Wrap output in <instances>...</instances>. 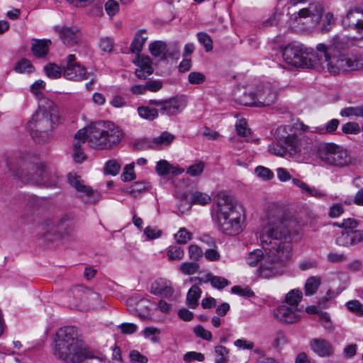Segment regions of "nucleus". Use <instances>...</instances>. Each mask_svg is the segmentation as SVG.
I'll list each match as a JSON object with an SVG mask.
<instances>
[{
  "instance_id": "obj_37",
  "label": "nucleus",
  "mask_w": 363,
  "mask_h": 363,
  "mask_svg": "<svg viewBox=\"0 0 363 363\" xmlns=\"http://www.w3.org/2000/svg\"><path fill=\"white\" fill-rule=\"evenodd\" d=\"M286 149V145H285L283 143H272L268 146V151L276 156L284 157L286 154H288V150Z\"/></svg>"
},
{
  "instance_id": "obj_24",
  "label": "nucleus",
  "mask_w": 363,
  "mask_h": 363,
  "mask_svg": "<svg viewBox=\"0 0 363 363\" xmlns=\"http://www.w3.org/2000/svg\"><path fill=\"white\" fill-rule=\"evenodd\" d=\"M82 301L91 309H98L103 307V298L100 294L91 289H86L82 298Z\"/></svg>"
},
{
  "instance_id": "obj_17",
  "label": "nucleus",
  "mask_w": 363,
  "mask_h": 363,
  "mask_svg": "<svg viewBox=\"0 0 363 363\" xmlns=\"http://www.w3.org/2000/svg\"><path fill=\"white\" fill-rule=\"evenodd\" d=\"M363 13L357 9H352L347 11L346 16L342 20L344 28L354 29L358 33L363 32V20L360 18Z\"/></svg>"
},
{
  "instance_id": "obj_35",
  "label": "nucleus",
  "mask_w": 363,
  "mask_h": 363,
  "mask_svg": "<svg viewBox=\"0 0 363 363\" xmlns=\"http://www.w3.org/2000/svg\"><path fill=\"white\" fill-rule=\"evenodd\" d=\"M137 58L134 60V63L140 68H143L147 74H152L153 69L151 66V59L148 56L140 55L137 54Z\"/></svg>"
},
{
  "instance_id": "obj_41",
  "label": "nucleus",
  "mask_w": 363,
  "mask_h": 363,
  "mask_svg": "<svg viewBox=\"0 0 363 363\" xmlns=\"http://www.w3.org/2000/svg\"><path fill=\"white\" fill-rule=\"evenodd\" d=\"M340 115L345 117L360 116L363 118V105L345 108L341 110Z\"/></svg>"
},
{
  "instance_id": "obj_11",
  "label": "nucleus",
  "mask_w": 363,
  "mask_h": 363,
  "mask_svg": "<svg viewBox=\"0 0 363 363\" xmlns=\"http://www.w3.org/2000/svg\"><path fill=\"white\" fill-rule=\"evenodd\" d=\"M323 13L322 6L318 3L311 4L307 8L301 9L292 15L294 23L305 25L308 23L317 24L319 23Z\"/></svg>"
},
{
  "instance_id": "obj_64",
  "label": "nucleus",
  "mask_w": 363,
  "mask_h": 363,
  "mask_svg": "<svg viewBox=\"0 0 363 363\" xmlns=\"http://www.w3.org/2000/svg\"><path fill=\"white\" fill-rule=\"evenodd\" d=\"M105 9L110 16H115L119 11V5L115 0H108L105 4Z\"/></svg>"
},
{
  "instance_id": "obj_55",
  "label": "nucleus",
  "mask_w": 363,
  "mask_h": 363,
  "mask_svg": "<svg viewBox=\"0 0 363 363\" xmlns=\"http://www.w3.org/2000/svg\"><path fill=\"white\" fill-rule=\"evenodd\" d=\"M184 255V250L180 247H172L167 251V257L169 260L182 259Z\"/></svg>"
},
{
  "instance_id": "obj_25",
  "label": "nucleus",
  "mask_w": 363,
  "mask_h": 363,
  "mask_svg": "<svg viewBox=\"0 0 363 363\" xmlns=\"http://www.w3.org/2000/svg\"><path fill=\"white\" fill-rule=\"evenodd\" d=\"M155 169L157 174L160 176H166L169 174H172L173 175H179L184 171L179 167L173 166L164 160H161L157 162Z\"/></svg>"
},
{
  "instance_id": "obj_20",
  "label": "nucleus",
  "mask_w": 363,
  "mask_h": 363,
  "mask_svg": "<svg viewBox=\"0 0 363 363\" xmlns=\"http://www.w3.org/2000/svg\"><path fill=\"white\" fill-rule=\"evenodd\" d=\"M311 349L320 357H328L334 354L333 346L326 340L314 338L310 341Z\"/></svg>"
},
{
  "instance_id": "obj_50",
  "label": "nucleus",
  "mask_w": 363,
  "mask_h": 363,
  "mask_svg": "<svg viewBox=\"0 0 363 363\" xmlns=\"http://www.w3.org/2000/svg\"><path fill=\"white\" fill-rule=\"evenodd\" d=\"M206 76L200 72H191L188 75V82L191 85H198L204 83Z\"/></svg>"
},
{
  "instance_id": "obj_39",
  "label": "nucleus",
  "mask_w": 363,
  "mask_h": 363,
  "mask_svg": "<svg viewBox=\"0 0 363 363\" xmlns=\"http://www.w3.org/2000/svg\"><path fill=\"white\" fill-rule=\"evenodd\" d=\"M211 201V197L209 195L199 191L194 192L191 197L192 204L204 206L209 203Z\"/></svg>"
},
{
  "instance_id": "obj_3",
  "label": "nucleus",
  "mask_w": 363,
  "mask_h": 363,
  "mask_svg": "<svg viewBox=\"0 0 363 363\" xmlns=\"http://www.w3.org/2000/svg\"><path fill=\"white\" fill-rule=\"evenodd\" d=\"M54 343V355L65 363H82L93 358L92 353L77 338L74 327H63L57 330Z\"/></svg>"
},
{
  "instance_id": "obj_28",
  "label": "nucleus",
  "mask_w": 363,
  "mask_h": 363,
  "mask_svg": "<svg viewBox=\"0 0 363 363\" xmlns=\"http://www.w3.org/2000/svg\"><path fill=\"white\" fill-rule=\"evenodd\" d=\"M174 138L175 136L173 134L167 131H164L160 135L154 138L150 146L153 149H160L163 147L169 145Z\"/></svg>"
},
{
  "instance_id": "obj_9",
  "label": "nucleus",
  "mask_w": 363,
  "mask_h": 363,
  "mask_svg": "<svg viewBox=\"0 0 363 363\" xmlns=\"http://www.w3.org/2000/svg\"><path fill=\"white\" fill-rule=\"evenodd\" d=\"M245 210L237 199L228 196V235L235 236L245 228Z\"/></svg>"
},
{
  "instance_id": "obj_12",
  "label": "nucleus",
  "mask_w": 363,
  "mask_h": 363,
  "mask_svg": "<svg viewBox=\"0 0 363 363\" xmlns=\"http://www.w3.org/2000/svg\"><path fill=\"white\" fill-rule=\"evenodd\" d=\"M211 217L217 226L225 233L227 223V194L222 191L217 194L211 207Z\"/></svg>"
},
{
  "instance_id": "obj_42",
  "label": "nucleus",
  "mask_w": 363,
  "mask_h": 363,
  "mask_svg": "<svg viewBox=\"0 0 363 363\" xmlns=\"http://www.w3.org/2000/svg\"><path fill=\"white\" fill-rule=\"evenodd\" d=\"M15 70L19 73H31L34 71V67L30 60L22 59L16 64Z\"/></svg>"
},
{
  "instance_id": "obj_44",
  "label": "nucleus",
  "mask_w": 363,
  "mask_h": 363,
  "mask_svg": "<svg viewBox=\"0 0 363 363\" xmlns=\"http://www.w3.org/2000/svg\"><path fill=\"white\" fill-rule=\"evenodd\" d=\"M86 135L87 131L84 128L79 130L74 135L73 148H82L86 140H87Z\"/></svg>"
},
{
  "instance_id": "obj_52",
  "label": "nucleus",
  "mask_w": 363,
  "mask_h": 363,
  "mask_svg": "<svg viewBox=\"0 0 363 363\" xmlns=\"http://www.w3.org/2000/svg\"><path fill=\"white\" fill-rule=\"evenodd\" d=\"M199 269V265L196 262H184L180 265V271L186 275L196 273Z\"/></svg>"
},
{
  "instance_id": "obj_45",
  "label": "nucleus",
  "mask_w": 363,
  "mask_h": 363,
  "mask_svg": "<svg viewBox=\"0 0 363 363\" xmlns=\"http://www.w3.org/2000/svg\"><path fill=\"white\" fill-rule=\"evenodd\" d=\"M256 175L262 180L269 181L273 179L274 173L269 168L258 166L255 169Z\"/></svg>"
},
{
  "instance_id": "obj_61",
  "label": "nucleus",
  "mask_w": 363,
  "mask_h": 363,
  "mask_svg": "<svg viewBox=\"0 0 363 363\" xmlns=\"http://www.w3.org/2000/svg\"><path fill=\"white\" fill-rule=\"evenodd\" d=\"M342 228L345 231L354 230L359 225V221L353 218H345L341 222Z\"/></svg>"
},
{
  "instance_id": "obj_48",
  "label": "nucleus",
  "mask_w": 363,
  "mask_h": 363,
  "mask_svg": "<svg viewBox=\"0 0 363 363\" xmlns=\"http://www.w3.org/2000/svg\"><path fill=\"white\" fill-rule=\"evenodd\" d=\"M174 238L179 244H186L192 238V233L188 231L185 228H181L178 233L175 234Z\"/></svg>"
},
{
  "instance_id": "obj_63",
  "label": "nucleus",
  "mask_w": 363,
  "mask_h": 363,
  "mask_svg": "<svg viewBox=\"0 0 363 363\" xmlns=\"http://www.w3.org/2000/svg\"><path fill=\"white\" fill-rule=\"evenodd\" d=\"M345 211L342 204L334 203L329 208L328 216L332 218L340 217Z\"/></svg>"
},
{
  "instance_id": "obj_47",
  "label": "nucleus",
  "mask_w": 363,
  "mask_h": 363,
  "mask_svg": "<svg viewBox=\"0 0 363 363\" xmlns=\"http://www.w3.org/2000/svg\"><path fill=\"white\" fill-rule=\"evenodd\" d=\"M350 231H342L340 235L337 237L335 242L337 245L350 247H352Z\"/></svg>"
},
{
  "instance_id": "obj_43",
  "label": "nucleus",
  "mask_w": 363,
  "mask_h": 363,
  "mask_svg": "<svg viewBox=\"0 0 363 363\" xmlns=\"http://www.w3.org/2000/svg\"><path fill=\"white\" fill-rule=\"evenodd\" d=\"M302 298V292L299 290L290 291L285 297L286 302L291 306H297Z\"/></svg>"
},
{
  "instance_id": "obj_62",
  "label": "nucleus",
  "mask_w": 363,
  "mask_h": 363,
  "mask_svg": "<svg viewBox=\"0 0 363 363\" xmlns=\"http://www.w3.org/2000/svg\"><path fill=\"white\" fill-rule=\"evenodd\" d=\"M361 128L357 123L348 122L342 126V131L345 134H357Z\"/></svg>"
},
{
  "instance_id": "obj_2",
  "label": "nucleus",
  "mask_w": 363,
  "mask_h": 363,
  "mask_svg": "<svg viewBox=\"0 0 363 363\" xmlns=\"http://www.w3.org/2000/svg\"><path fill=\"white\" fill-rule=\"evenodd\" d=\"M351 41L346 38H335L332 43L327 46L318 44L316 49L321 64L326 63L328 71L334 75L340 72L363 70V54H345Z\"/></svg>"
},
{
  "instance_id": "obj_16",
  "label": "nucleus",
  "mask_w": 363,
  "mask_h": 363,
  "mask_svg": "<svg viewBox=\"0 0 363 363\" xmlns=\"http://www.w3.org/2000/svg\"><path fill=\"white\" fill-rule=\"evenodd\" d=\"M255 106L264 107L273 104L277 97V94L269 86L258 88L255 91Z\"/></svg>"
},
{
  "instance_id": "obj_40",
  "label": "nucleus",
  "mask_w": 363,
  "mask_h": 363,
  "mask_svg": "<svg viewBox=\"0 0 363 363\" xmlns=\"http://www.w3.org/2000/svg\"><path fill=\"white\" fill-rule=\"evenodd\" d=\"M46 75L51 79H57L60 77L63 71L55 63H49L44 67Z\"/></svg>"
},
{
  "instance_id": "obj_21",
  "label": "nucleus",
  "mask_w": 363,
  "mask_h": 363,
  "mask_svg": "<svg viewBox=\"0 0 363 363\" xmlns=\"http://www.w3.org/2000/svg\"><path fill=\"white\" fill-rule=\"evenodd\" d=\"M55 30L60 34L63 43L67 46L77 44L79 38V30L75 27L55 26Z\"/></svg>"
},
{
  "instance_id": "obj_36",
  "label": "nucleus",
  "mask_w": 363,
  "mask_h": 363,
  "mask_svg": "<svg viewBox=\"0 0 363 363\" xmlns=\"http://www.w3.org/2000/svg\"><path fill=\"white\" fill-rule=\"evenodd\" d=\"M264 253L262 250L257 249L250 252L246 257V261L248 265L255 267L258 262L264 259Z\"/></svg>"
},
{
  "instance_id": "obj_32",
  "label": "nucleus",
  "mask_w": 363,
  "mask_h": 363,
  "mask_svg": "<svg viewBox=\"0 0 363 363\" xmlns=\"http://www.w3.org/2000/svg\"><path fill=\"white\" fill-rule=\"evenodd\" d=\"M149 50L152 55L164 58L167 54V44L161 40L155 41L149 45Z\"/></svg>"
},
{
  "instance_id": "obj_6",
  "label": "nucleus",
  "mask_w": 363,
  "mask_h": 363,
  "mask_svg": "<svg viewBox=\"0 0 363 363\" xmlns=\"http://www.w3.org/2000/svg\"><path fill=\"white\" fill-rule=\"evenodd\" d=\"M84 129L89 146L97 150L111 149L123 138L121 129L109 121H98Z\"/></svg>"
},
{
  "instance_id": "obj_31",
  "label": "nucleus",
  "mask_w": 363,
  "mask_h": 363,
  "mask_svg": "<svg viewBox=\"0 0 363 363\" xmlns=\"http://www.w3.org/2000/svg\"><path fill=\"white\" fill-rule=\"evenodd\" d=\"M198 284V282L196 283ZM201 289L197 284L192 286L186 295V305L191 308H196L198 306V301L201 297Z\"/></svg>"
},
{
  "instance_id": "obj_13",
  "label": "nucleus",
  "mask_w": 363,
  "mask_h": 363,
  "mask_svg": "<svg viewBox=\"0 0 363 363\" xmlns=\"http://www.w3.org/2000/svg\"><path fill=\"white\" fill-rule=\"evenodd\" d=\"M62 74L66 79L77 82L88 79L90 76V73L77 61L75 55L72 54L67 56V65L63 69Z\"/></svg>"
},
{
  "instance_id": "obj_22",
  "label": "nucleus",
  "mask_w": 363,
  "mask_h": 363,
  "mask_svg": "<svg viewBox=\"0 0 363 363\" xmlns=\"http://www.w3.org/2000/svg\"><path fill=\"white\" fill-rule=\"evenodd\" d=\"M232 97L240 105L255 106V91L247 92L244 88L238 87L233 91Z\"/></svg>"
},
{
  "instance_id": "obj_1",
  "label": "nucleus",
  "mask_w": 363,
  "mask_h": 363,
  "mask_svg": "<svg viewBox=\"0 0 363 363\" xmlns=\"http://www.w3.org/2000/svg\"><path fill=\"white\" fill-rule=\"evenodd\" d=\"M292 220L270 219L260 232V241L266 257L270 262L281 267L291 257V244L288 238L291 232Z\"/></svg>"
},
{
  "instance_id": "obj_14",
  "label": "nucleus",
  "mask_w": 363,
  "mask_h": 363,
  "mask_svg": "<svg viewBox=\"0 0 363 363\" xmlns=\"http://www.w3.org/2000/svg\"><path fill=\"white\" fill-rule=\"evenodd\" d=\"M149 104L158 108L162 115L174 116L180 113L185 107V103L179 98H171L166 100L151 99Z\"/></svg>"
},
{
  "instance_id": "obj_51",
  "label": "nucleus",
  "mask_w": 363,
  "mask_h": 363,
  "mask_svg": "<svg viewBox=\"0 0 363 363\" xmlns=\"http://www.w3.org/2000/svg\"><path fill=\"white\" fill-rule=\"evenodd\" d=\"M340 121L337 119H332L327 123L325 128H315V131L319 133H332L338 127Z\"/></svg>"
},
{
  "instance_id": "obj_19",
  "label": "nucleus",
  "mask_w": 363,
  "mask_h": 363,
  "mask_svg": "<svg viewBox=\"0 0 363 363\" xmlns=\"http://www.w3.org/2000/svg\"><path fill=\"white\" fill-rule=\"evenodd\" d=\"M274 317L279 322L294 323L300 320V315L291 308L282 305L274 311Z\"/></svg>"
},
{
  "instance_id": "obj_26",
  "label": "nucleus",
  "mask_w": 363,
  "mask_h": 363,
  "mask_svg": "<svg viewBox=\"0 0 363 363\" xmlns=\"http://www.w3.org/2000/svg\"><path fill=\"white\" fill-rule=\"evenodd\" d=\"M50 45V40H33L31 51L35 57L44 58L48 53Z\"/></svg>"
},
{
  "instance_id": "obj_30",
  "label": "nucleus",
  "mask_w": 363,
  "mask_h": 363,
  "mask_svg": "<svg viewBox=\"0 0 363 363\" xmlns=\"http://www.w3.org/2000/svg\"><path fill=\"white\" fill-rule=\"evenodd\" d=\"M137 111L140 118L150 121L156 119L159 116L158 108L155 106H140L138 107Z\"/></svg>"
},
{
  "instance_id": "obj_53",
  "label": "nucleus",
  "mask_w": 363,
  "mask_h": 363,
  "mask_svg": "<svg viewBox=\"0 0 363 363\" xmlns=\"http://www.w3.org/2000/svg\"><path fill=\"white\" fill-rule=\"evenodd\" d=\"M121 169V165L116 160H111L106 163L104 172L106 174L116 175Z\"/></svg>"
},
{
  "instance_id": "obj_49",
  "label": "nucleus",
  "mask_w": 363,
  "mask_h": 363,
  "mask_svg": "<svg viewBox=\"0 0 363 363\" xmlns=\"http://www.w3.org/2000/svg\"><path fill=\"white\" fill-rule=\"evenodd\" d=\"M235 126L236 132L239 135L246 137L250 135V130L247 128L245 119L241 118L238 120Z\"/></svg>"
},
{
  "instance_id": "obj_56",
  "label": "nucleus",
  "mask_w": 363,
  "mask_h": 363,
  "mask_svg": "<svg viewBox=\"0 0 363 363\" xmlns=\"http://www.w3.org/2000/svg\"><path fill=\"white\" fill-rule=\"evenodd\" d=\"M231 291L233 294H238L241 296L245 297H252L255 296L254 292L247 286H235L232 287Z\"/></svg>"
},
{
  "instance_id": "obj_10",
  "label": "nucleus",
  "mask_w": 363,
  "mask_h": 363,
  "mask_svg": "<svg viewBox=\"0 0 363 363\" xmlns=\"http://www.w3.org/2000/svg\"><path fill=\"white\" fill-rule=\"evenodd\" d=\"M277 175L281 182H286L291 179L293 184L299 188L303 194L308 196H312L318 199H324L327 197V194L325 191L314 186H310L299 179L292 178L287 169L283 167L277 169Z\"/></svg>"
},
{
  "instance_id": "obj_58",
  "label": "nucleus",
  "mask_w": 363,
  "mask_h": 363,
  "mask_svg": "<svg viewBox=\"0 0 363 363\" xmlns=\"http://www.w3.org/2000/svg\"><path fill=\"white\" fill-rule=\"evenodd\" d=\"M347 308L351 312L359 316L363 315V305L357 300L348 301L346 303Z\"/></svg>"
},
{
  "instance_id": "obj_23",
  "label": "nucleus",
  "mask_w": 363,
  "mask_h": 363,
  "mask_svg": "<svg viewBox=\"0 0 363 363\" xmlns=\"http://www.w3.org/2000/svg\"><path fill=\"white\" fill-rule=\"evenodd\" d=\"M280 265L270 262L265 256L264 262L257 270V274L259 277L264 279H269L274 277L279 274Z\"/></svg>"
},
{
  "instance_id": "obj_57",
  "label": "nucleus",
  "mask_w": 363,
  "mask_h": 363,
  "mask_svg": "<svg viewBox=\"0 0 363 363\" xmlns=\"http://www.w3.org/2000/svg\"><path fill=\"white\" fill-rule=\"evenodd\" d=\"M134 166L135 163L132 162L124 167L123 172L121 174V179L123 182H129L135 178Z\"/></svg>"
},
{
  "instance_id": "obj_33",
  "label": "nucleus",
  "mask_w": 363,
  "mask_h": 363,
  "mask_svg": "<svg viewBox=\"0 0 363 363\" xmlns=\"http://www.w3.org/2000/svg\"><path fill=\"white\" fill-rule=\"evenodd\" d=\"M321 283V279L318 277H309L305 284V295L311 296L316 293Z\"/></svg>"
},
{
  "instance_id": "obj_7",
  "label": "nucleus",
  "mask_w": 363,
  "mask_h": 363,
  "mask_svg": "<svg viewBox=\"0 0 363 363\" xmlns=\"http://www.w3.org/2000/svg\"><path fill=\"white\" fill-rule=\"evenodd\" d=\"M314 157L324 165L342 168L352 163V157L345 147L333 143H318Z\"/></svg>"
},
{
  "instance_id": "obj_27",
  "label": "nucleus",
  "mask_w": 363,
  "mask_h": 363,
  "mask_svg": "<svg viewBox=\"0 0 363 363\" xmlns=\"http://www.w3.org/2000/svg\"><path fill=\"white\" fill-rule=\"evenodd\" d=\"M147 40V35L146 30L142 29L138 30L135 34V36L130 45V49L131 52L140 54Z\"/></svg>"
},
{
  "instance_id": "obj_60",
  "label": "nucleus",
  "mask_w": 363,
  "mask_h": 363,
  "mask_svg": "<svg viewBox=\"0 0 363 363\" xmlns=\"http://www.w3.org/2000/svg\"><path fill=\"white\" fill-rule=\"evenodd\" d=\"M205 359L203 354L197 352H188L184 355V361L191 363L194 361L203 362Z\"/></svg>"
},
{
  "instance_id": "obj_29",
  "label": "nucleus",
  "mask_w": 363,
  "mask_h": 363,
  "mask_svg": "<svg viewBox=\"0 0 363 363\" xmlns=\"http://www.w3.org/2000/svg\"><path fill=\"white\" fill-rule=\"evenodd\" d=\"M191 281H198V284H201L203 282H210L213 287L218 289H223L227 286V280L224 278L211 274H206V280L203 281L202 279L199 277L191 278Z\"/></svg>"
},
{
  "instance_id": "obj_5",
  "label": "nucleus",
  "mask_w": 363,
  "mask_h": 363,
  "mask_svg": "<svg viewBox=\"0 0 363 363\" xmlns=\"http://www.w3.org/2000/svg\"><path fill=\"white\" fill-rule=\"evenodd\" d=\"M60 121L58 107L52 101H46L39 106L38 110L28 121L26 128L31 137L38 143L48 142L54 128Z\"/></svg>"
},
{
  "instance_id": "obj_54",
  "label": "nucleus",
  "mask_w": 363,
  "mask_h": 363,
  "mask_svg": "<svg viewBox=\"0 0 363 363\" xmlns=\"http://www.w3.org/2000/svg\"><path fill=\"white\" fill-rule=\"evenodd\" d=\"M205 164L203 162H198L191 166L186 169V174L191 177H197L201 175L204 169Z\"/></svg>"
},
{
  "instance_id": "obj_34",
  "label": "nucleus",
  "mask_w": 363,
  "mask_h": 363,
  "mask_svg": "<svg viewBox=\"0 0 363 363\" xmlns=\"http://www.w3.org/2000/svg\"><path fill=\"white\" fill-rule=\"evenodd\" d=\"M135 313L143 319L149 317L150 312V303L146 299H141L136 304Z\"/></svg>"
},
{
  "instance_id": "obj_59",
  "label": "nucleus",
  "mask_w": 363,
  "mask_h": 363,
  "mask_svg": "<svg viewBox=\"0 0 363 363\" xmlns=\"http://www.w3.org/2000/svg\"><path fill=\"white\" fill-rule=\"evenodd\" d=\"M227 350L225 347L218 345L215 347V363H225Z\"/></svg>"
},
{
  "instance_id": "obj_18",
  "label": "nucleus",
  "mask_w": 363,
  "mask_h": 363,
  "mask_svg": "<svg viewBox=\"0 0 363 363\" xmlns=\"http://www.w3.org/2000/svg\"><path fill=\"white\" fill-rule=\"evenodd\" d=\"M150 293L162 298H169L174 294V289L170 281L159 279L151 284Z\"/></svg>"
},
{
  "instance_id": "obj_4",
  "label": "nucleus",
  "mask_w": 363,
  "mask_h": 363,
  "mask_svg": "<svg viewBox=\"0 0 363 363\" xmlns=\"http://www.w3.org/2000/svg\"><path fill=\"white\" fill-rule=\"evenodd\" d=\"M277 141L286 145L288 155L294 158L314 157L319 141L291 125H281L274 133Z\"/></svg>"
},
{
  "instance_id": "obj_38",
  "label": "nucleus",
  "mask_w": 363,
  "mask_h": 363,
  "mask_svg": "<svg viewBox=\"0 0 363 363\" xmlns=\"http://www.w3.org/2000/svg\"><path fill=\"white\" fill-rule=\"evenodd\" d=\"M148 189L147 184L143 182H138L133 183L126 190V192L133 197H137L141 193L145 192Z\"/></svg>"
},
{
  "instance_id": "obj_8",
  "label": "nucleus",
  "mask_w": 363,
  "mask_h": 363,
  "mask_svg": "<svg viewBox=\"0 0 363 363\" xmlns=\"http://www.w3.org/2000/svg\"><path fill=\"white\" fill-rule=\"evenodd\" d=\"M282 56L287 64L294 67L311 68L314 66L307 49L301 44H289L284 48Z\"/></svg>"
},
{
  "instance_id": "obj_15",
  "label": "nucleus",
  "mask_w": 363,
  "mask_h": 363,
  "mask_svg": "<svg viewBox=\"0 0 363 363\" xmlns=\"http://www.w3.org/2000/svg\"><path fill=\"white\" fill-rule=\"evenodd\" d=\"M68 182L81 196L87 198L88 201L96 203L101 199V195L97 191H94L91 186L84 184L80 176L74 173H69L67 175Z\"/></svg>"
},
{
  "instance_id": "obj_46",
  "label": "nucleus",
  "mask_w": 363,
  "mask_h": 363,
  "mask_svg": "<svg viewBox=\"0 0 363 363\" xmlns=\"http://www.w3.org/2000/svg\"><path fill=\"white\" fill-rule=\"evenodd\" d=\"M197 38L199 42L203 45L206 52L212 50L213 41L207 33L204 32H199L197 33Z\"/></svg>"
}]
</instances>
